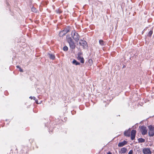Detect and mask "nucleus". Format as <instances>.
<instances>
[{
  "instance_id": "nucleus-1",
  "label": "nucleus",
  "mask_w": 154,
  "mask_h": 154,
  "mask_svg": "<svg viewBox=\"0 0 154 154\" xmlns=\"http://www.w3.org/2000/svg\"><path fill=\"white\" fill-rule=\"evenodd\" d=\"M136 131L135 130H133L131 132L130 129H128L124 132V134L125 136L129 137L130 136L131 134V139L132 140H133L135 138Z\"/></svg>"
},
{
  "instance_id": "nucleus-2",
  "label": "nucleus",
  "mask_w": 154,
  "mask_h": 154,
  "mask_svg": "<svg viewBox=\"0 0 154 154\" xmlns=\"http://www.w3.org/2000/svg\"><path fill=\"white\" fill-rule=\"evenodd\" d=\"M66 39L67 42L69 43L70 47L73 49H74L75 47V44L69 35H67Z\"/></svg>"
},
{
  "instance_id": "nucleus-3",
  "label": "nucleus",
  "mask_w": 154,
  "mask_h": 154,
  "mask_svg": "<svg viewBox=\"0 0 154 154\" xmlns=\"http://www.w3.org/2000/svg\"><path fill=\"white\" fill-rule=\"evenodd\" d=\"M71 35L74 40L75 42H78L80 39V36L78 33L74 31L72 32Z\"/></svg>"
},
{
  "instance_id": "nucleus-4",
  "label": "nucleus",
  "mask_w": 154,
  "mask_h": 154,
  "mask_svg": "<svg viewBox=\"0 0 154 154\" xmlns=\"http://www.w3.org/2000/svg\"><path fill=\"white\" fill-rule=\"evenodd\" d=\"M139 128H140V130L142 132L143 135H145L147 134V130L146 127L144 126H140Z\"/></svg>"
},
{
  "instance_id": "nucleus-5",
  "label": "nucleus",
  "mask_w": 154,
  "mask_h": 154,
  "mask_svg": "<svg viewBox=\"0 0 154 154\" xmlns=\"http://www.w3.org/2000/svg\"><path fill=\"white\" fill-rule=\"evenodd\" d=\"M149 129L148 134L149 136H153L154 135V128L152 125L149 126Z\"/></svg>"
},
{
  "instance_id": "nucleus-6",
  "label": "nucleus",
  "mask_w": 154,
  "mask_h": 154,
  "mask_svg": "<svg viewBox=\"0 0 154 154\" xmlns=\"http://www.w3.org/2000/svg\"><path fill=\"white\" fill-rule=\"evenodd\" d=\"M77 59L80 61L81 63H84V59L83 57L81 56V54H78Z\"/></svg>"
},
{
  "instance_id": "nucleus-7",
  "label": "nucleus",
  "mask_w": 154,
  "mask_h": 154,
  "mask_svg": "<svg viewBox=\"0 0 154 154\" xmlns=\"http://www.w3.org/2000/svg\"><path fill=\"white\" fill-rule=\"evenodd\" d=\"M143 152L144 154H151V152L149 148H144L143 150Z\"/></svg>"
},
{
  "instance_id": "nucleus-8",
  "label": "nucleus",
  "mask_w": 154,
  "mask_h": 154,
  "mask_svg": "<svg viewBox=\"0 0 154 154\" xmlns=\"http://www.w3.org/2000/svg\"><path fill=\"white\" fill-rule=\"evenodd\" d=\"M127 143L128 142L127 141L124 140L122 142L119 143L118 144V146L119 147H121L127 144Z\"/></svg>"
},
{
  "instance_id": "nucleus-9",
  "label": "nucleus",
  "mask_w": 154,
  "mask_h": 154,
  "mask_svg": "<svg viewBox=\"0 0 154 154\" xmlns=\"http://www.w3.org/2000/svg\"><path fill=\"white\" fill-rule=\"evenodd\" d=\"M79 44L83 46V47H85V46L86 45L87 43L84 40H81L79 42Z\"/></svg>"
},
{
  "instance_id": "nucleus-10",
  "label": "nucleus",
  "mask_w": 154,
  "mask_h": 154,
  "mask_svg": "<svg viewBox=\"0 0 154 154\" xmlns=\"http://www.w3.org/2000/svg\"><path fill=\"white\" fill-rule=\"evenodd\" d=\"M70 30L69 28L67 27V28L64 29L62 31L65 35L67 33L70 31Z\"/></svg>"
},
{
  "instance_id": "nucleus-11",
  "label": "nucleus",
  "mask_w": 154,
  "mask_h": 154,
  "mask_svg": "<svg viewBox=\"0 0 154 154\" xmlns=\"http://www.w3.org/2000/svg\"><path fill=\"white\" fill-rule=\"evenodd\" d=\"M127 150L126 148L123 147L121 149V152L122 153H125L126 152Z\"/></svg>"
},
{
  "instance_id": "nucleus-12",
  "label": "nucleus",
  "mask_w": 154,
  "mask_h": 154,
  "mask_svg": "<svg viewBox=\"0 0 154 154\" xmlns=\"http://www.w3.org/2000/svg\"><path fill=\"white\" fill-rule=\"evenodd\" d=\"M56 12L57 13L60 14L63 12V11L61 8H59L56 10Z\"/></svg>"
},
{
  "instance_id": "nucleus-13",
  "label": "nucleus",
  "mask_w": 154,
  "mask_h": 154,
  "mask_svg": "<svg viewBox=\"0 0 154 154\" xmlns=\"http://www.w3.org/2000/svg\"><path fill=\"white\" fill-rule=\"evenodd\" d=\"M11 151L12 154H17L18 153L17 150L16 149L12 150Z\"/></svg>"
},
{
  "instance_id": "nucleus-14",
  "label": "nucleus",
  "mask_w": 154,
  "mask_h": 154,
  "mask_svg": "<svg viewBox=\"0 0 154 154\" xmlns=\"http://www.w3.org/2000/svg\"><path fill=\"white\" fill-rule=\"evenodd\" d=\"M72 63L73 64H75L76 65H79L80 64V63L78 62L75 60H73Z\"/></svg>"
},
{
  "instance_id": "nucleus-15",
  "label": "nucleus",
  "mask_w": 154,
  "mask_h": 154,
  "mask_svg": "<svg viewBox=\"0 0 154 154\" xmlns=\"http://www.w3.org/2000/svg\"><path fill=\"white\" fill-rule=\"evenodd\" d=\"M138 140L139 142L141 143L144 142L145 141V140L142 138L138 139Z\"/></svg>"
},
{
  "instance_id": "nucleus-16",
  "label": "nucleus",
  "mask_w": 154,
  "mask_h": 154,
  "mask_svg": "<svg viewBox=\"0 0 154 154\" xmlns=\"http://www.w3.org/2000/svg\"><path fill=\"white\" fill-rule=\"evenodd\" d=\"M49 57L50 59L54 60L55 58V57L54 55L51 54H49Z\"/></svg>"
},
{
  "instance_id": "nucleus-17",
  "label": "nucleus",
  "mask_w": 154,
  "mask_h": 154,
  "mask_svg": "<svg viewBox=\"0 0 154 154\" xmlns=\"http://www.w3.org/2000/svg\"><path fill=\"white\" fill-rule=\"evenodd\" d=\"M59 35L60 37H62L65 35L64 33L63 32L62 30L60 31L59 33Z\"/></svg>"
},
{
  "instance_id": "nucleus-18",
  "label": "nucleus",
  "mask_w": 154,
  "mask_h": 154,
  "mask_svg": "<svg viewBox=\"0 0 154 154\" xmlns=\"http://www.w3.org/2000/svg\"><path fill=\"white\" fill-rule=\"evenodd\" d=\"M99 43L100 44L102 45H104V42L102 40H100L99 41Z\"/></svg>"
},
{
  "instance_id": "nucleus-19",
  "label": "nucleus",
  "mask_w": 154,
  "mask_h": 154,
  "mask_svg": "<svg viewBox=\"0 0 154 154\" xmlns=\"http://www.w3.org/2000/svg\"><path fill=\"white\" fill-rule=\"evenodd\" d=\"M88 63H89V65L90 66H91L93 63V60L91 59H90L89 60Z\"/></svg>"
},
{
  "instance_id": "nucleus-20",
  "label": "nucleus",
  "mask_w": 154,
  "mask_h": 154,
  "mask_svg": "<svg viewBox=\"0 0 154 154\" xmlns=\"http://www.w3.org/2000/svg\"><path fill=\"white\" fill-rule=\"evenodd\" d=\"M16 67L17 68L19 69V70L20 72H23V69H22L19 66H17Z\"/></svg>"
},
{
  "instance_id": "nucleus-21",
  "label": "nucleus",
  "mask_w": 154,
  "mask_h": 154,
  "mask_svg": "<svg viewBox=\"0 0 154 154\" xmlns=\"http://www.w3.org/2000/svg\"><path fill=\"white\" fill-rule=\"evenodd\" d=\"M152 30H150L149 33H148V35L149 36H150L151 37L152 35Z\"/></svg>"
},
{
  "instance_id": "nucleus-22",
  "label": "nucleus",
  "mask_w": 154,
  "mask_h": 154,
  "mask_svg": "<svg viewBox=\"0 0 154 154\" xmlns=\"http://www.w3.org/2000/svg\"><path fill=\"white\" fill-rule=\"evenodd\" d=\"M68 48L66 46H64L63 47V50L64 51H66L68 50Z\"/></svg>"
},
{
  "instance_id": "nucleus-23",
  "label": "nucleus",
  "mask_w": 154,
  "mask_h": 154,
  "mask_svg": "<svg viewBox=\"0 0 154 154\" xmlns=\"http://www.w3.org/2000/svg\"><path fill=\"white\" fill-rule=\"evenodd\" d=\"M32 11L34 12H36L37 11V10L35 9V8L34 7H32Z\"/></svg>"
},
{
  "instance_id": "nucleus-24",
  "label": "nucleus",
  "mask_w": 154,
  "mask_h": 154,
  "mask_svg": "<svg viewBox=\"0 0 154 154\" xmlns=\"http://www.w3.org/2000/svg\"><path fill=\"white\" fill-rule=\"evenodd\" d=\"M29 98H30L31 99H33L34 100H35L36 98L34 97H29Z\"/></svg>"
},
{
  "instance_id": "nucleus-25",
  "label": "nucleus",
  "mask_w": 154,
  "mask_h": 154,
  "mask_svg": "<svg viewBox=\"0 0 154 154\" xmlns=\"http://www.w3.org/2000/svg\"><path fill=\"white\" fill-rule=\"evenodd\" d=\"M133 153V150H131L129 151L128 154H132Z\"/></svg>"
},
{
  "instance_id": "nucleus-26",
  "label": "nucleus",
  "mask_w": 154,
  "mask_h": 154,
  "mask_svg": "<svg viewBox=\"0 0 154 154\" xmlns=\"http://www.w3.org/2000/svg\"><path fill=\"white\" fill-rule=\"evenodd\" d=\"M35 100V102L37 104H38V100H37L36 99Z\"/></svg>"
},
{
  "instance_id": "nucleus-27",
  "label": "nucleus",
  "mask_w": 154,
  "mask_h": 154,
  "mask_svg": "<svg viewBox=\"0 0 154 154\" xmlns=\"http://www.w3.org/2000/svg\"><path fill=\"white\" fill-rule=\"evenodd\" d=\"M107 154H112L110 152H109Z\"/></svg>"
}]
</instances>
